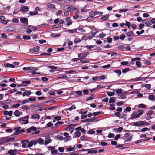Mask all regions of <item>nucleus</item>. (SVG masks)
I'll list each match as a JSON object with an SVG mask.
<instances>
[{
    "instance_id": "1",
    "label": "nucleus",
    "mask_w": 155,
    "mask_h": 155,
    "mask_svg": "<svg viewBox=\"0 0 155 155\" xmlns=\"http://www.w3.org/2000/svg\"><path fill=\"white\" fill-rule=\"evenodd\" d=\"M21 127H17L14 128V130H15V131L14 132L15 135H18L22 133L25 132V130L24 129L20 130Z\"/></svg>"
},
{
    "instance_id": "2",
    "label": "nucleus",
    "mask_w": 155,
    "mask_h": 155,
    "mask_svg": "<svg viewBox=\"0 0 155 155\" xmlns=\"http://www.w3.org/2000/svg\"><path fill=\"white\" fill-rule=\"evenodd\" d=\"M48 149L49 150H51V153L52 154H55L58 152L57 149H55V147L52 146H49L47 147Z\"/></svg>"
},
{
    "instance_id": "3",
    "label": "nucleus",
    "mask_w": 155,
    "mask_h": 155,
    "mask_svg": "<svg viewBox=\"0 0 155 155\" xmlns=\"http://www.w3.org/2000/svg\"><path fill=\"white\" fill-rule=\"evenodd\" d=\"M21 152L20 150H17L16 149L10 150V155H16L19 154Z\"/></svg>"
},
{
    "instance_id": "4",
    "label": "nucleus",
    "mask_w": 155,
    "mask_h": 155,
    "mask_svg": "<svg viewBox=\"0 0 155 155\" xmlns=\"http://www.w3.org/2000/svg\"><path fill=\"white\" fill-rule=\"evenodd\" d=\"M0 141L2 143H6L10 141V138L8 137H3L0 138Z\"/></svg>"
},
{
    "instance_id": "5",
    "label": "nucleus",
    "mask_w": 155,
    "mask_h": 155,
    "mask_svg": "<svg viewBox=\"0 0 155 155\" xmlns=\"http://www.w3.org/2000/svg\"><path fill=\"white\" fill-rule=\"evenodd\" d=\"M143 79L145 80V78H144L140 77L139 78H137L134 79H131L129 80H127V81H130V82H133V81H138L140 80H143Z\"/></svg>"
},
{
    "instance_id": "6",
    "label": "nucleus",
    "mask_w": 155,
    "mask_h": 155,
    "mask_svg": "<svg viewBox=\"0 0 155 155\" xmlns=\"http://www.w3.org/2000/svg\"><path fill=\"white\" fill-rule=\"evenodd\" d=\"M21 22L25 25H28V20L25 18H21L20 19Z\"/></svg>"
},
{
    "instance_id": "7",
    "label": "nucleus",
    "mask_w": 155,
    "mask_h": 155,
    "mask_svg": "<svg viewBox=\"0 0 155 155\" xmlns=\"http://www.w3.org/2000/svg\"><path fill=\"white\" fill-rule=\"evenodd\" d=\"M143 121H139L137 122H134L132 123L133 125L135 126H140L143 125Z\"/></svg>"
},
{
    "instance_id": "8",
    "label": "nucleus",
    "mask_w": 155,
    "mask_h": 155,
    "mask_svg": "<svg viewBox=\"0 0 155 155\" xmlns=\"http://www.w3.org/2000/svg\"><path fill=\"white\" fill-rule=\"evenodd\" d=\"M127 36L129 37H132L134 36H135V35L134 34L133 32L132 31H130L129 32H127L126 33Z\"/></svg>"
},
{
    "instance_id": "9",
    "label": "nucleus",
    "mask_w": 155,
    "mask_h": 155,
    "mask_svg": "<svg viewBox=\"0 0 155 155\" xmlns=\"http://www.w3.org/2000/svg\"><path fill=\"white\" fill-rule=\"evenodd\" d=\"M74 124H70L68 125L66 127L65 129L66 130L69 128V130H70L71 129H74Z\"/></svg>"
},
{
    "instance_id": "10",
    "label": "nucleus",
    "mask_w": 155,
    "mask_h": 155,
    "mask_svg": "<svg viewBox=\"0 0 155 155\" xmlns=\"http://www.w3.org/2000/svg\"><path fill=\"white\" fill-rule=\"evenodd\" d=\"M31 92L29 91H25L22 93L23 96H28L31 94Z\"/></svg>"
},
{
    "instance_id": "11",
    "label": "nucleus",
    "mask_w": 155,
    "mask_h": 155,
    "mask_svg": "<svg viewBox=\"0 0 155 155\" xmlns=\"http://www.w3.org/2000/svg\"><path fill=\"white\" fill-rule=\"evenodd\" d=\"M40 117L38 114H35L32 115L31 118L33 119H39Z\"/></svg>"
},
{
    "instance_id": "12",
    "label": "nucleus",
    "mask_w": 155,
    "mask_h": 155,
    "mask_svg": "<svg viewBox=\"0 0 155 155\" xmlns=\"http://www.w3.org/2000/svg\"><path fill=\"white\" fill-rule=\"evenodd\" d=\"M39 47L38 46H35L33 49V52L36 54L38 53L39 51Z\"/></svg>"
},
{
    "instance_id": "13",
    "label": "nucleus",
    "mask_w": 155,
    "mask_h": 155,
    "mask_svg": "<svg viewBox=\"0 0 155 155\" xmlns=\"http://www.w3.org/2000/svg\"><path fill=\"white\" fill-rule=\"evenodd\" d=\"M21 8L23 12H27L29 10V8L28 6H24L21 7Z\"/></svg>"
},
{
    "instance_id": "14",
    "label": "nucleus",
    "mask_w": 155,
    "mask_h": 155,
    "mask_svg": "<svg viewBox=\"0 0 155 155\" xmlns=\"http://www.w3.org/2000/svg\"><path fill=\"white\" fill-rule=\"evenodd\" d=\"M78 57H79V59H85V57L84 55V53H82L79 54H78Z\"/></svg>"
},
{
    "instance_id": "15",
    "label": "nucleus",
    "mask_w": 155,
    "mask_h": 155,
    "mask_svg": "<svg viewBox=\"0 0 155 155\" xmlns=\"http://www.w3.org/2000/svg\"><path fill=\"white\" fill-rule=\"evenodd\" d=\"M97 153V151L96 150H92L89 149L87 153Z\"/></svg>"
},
{
    "instance_id": "16",
    "label": "nucleus",
    "mask_w": 155,
    "mask_h": 155,
    "mask_svg": "<svg viewBox=\"0 0 155 155\" xmlns=\"http://www.w3.org/2000/svg\"><path fill=\"white\" fill-rule=\"evenodd\" d=\"M95 17L94 16L90 15V16L88 17L87 20L88 21H93L95 20Z\"/></svg>"
},
{
    "instance_id": "17",
    "label": "nucleus",
    "mask_w": 155,
    "mask_h": 155,
    "mask_svg": "<svg viewBox=\"0 0 155 155\" xmlns=\"http://www.w3.org/2000/svg\"><path fill=\"white\" fill-rule=\"evenodd\" d=\"M19 120L21 122V123L22 124H27L29 122L28 120V119L25 120L23 119H21V120Z\"/></svg>"
},
{
    "instance_id": "18",
    "label": "nucleus",
    "mask_w": 155,
    "mask_h": 155,
    "mask_svg": "<svg viewBox=\"0 0 155 155\" xmlns=\"http://www.w3.org/2000/svg\"><path fill=\"white\" fill-rule=\"evenodd\" d=\"M113 90L114 91H115L117 94H121L123 91V90L121 88L116 90Z\"/></svg>"
},
{
    "instance_id": "19",
    "label": "nucleus",
    "mask_w": 155,
    "mask_h": 155,
    "mask_svg": "<svg viewBox=\"0 0 155 155\" xmlns=\"http://www.w3.org/2000/svg\"><path fill=\"white\" fill-rule=\"evenodd\" d=\"M13 65L10 64V68H13L15 67V66H18L19 64V63L17 62H13Z\"/></svg>"
},
{
    "instance_id": "20",
    "label": "nucleus",
    "mask_w": 155,
    "mask_h": 155,
    "mask_svg": "<svg viewBox=\"0 0 155 155\" xmlns=\"http://www.w3.org/2000/svg\"><path fill=\"white\" fill-rule=\"evenodd\" d=\"M53 125V124L51 122H49L47 124L46 126L44 127V128L45 129L47 128L48 127H51Z\"/></svg>"
},
{
    "instance_id": "21",
    "label": "nucleus",
    "mask_w": 155,
    "mask_h": 155,
    "mask_svg": "<svg viewBox=\"0 0 155 155\" xmlns=\"http://www.w3.org/2000/svg\"><path fill=\"white\" fill-rule=\"evenodd\" d=\"M14 115L17 117H19L20 115V113L18 110H16L14 113Z\"/></svg>"
},
{
    "instance_id": "22",
    "label": "nucleus",
    "mask_w": 155,
    "mask_h": 155,
    "mask_svg": "<svg viewBox=\"0 0 155 155\" xmlns=\"http://www.w3.org/2000/svg\"><path fill=\"white\" fill-rule=\"evenodd\" d=\"M130 134L131 133H126L125 134H124V136L122 137L121 138H122V139L125 140V138H127L129 136H130Z\"/></svg>"
},
{
    "instance_id": "23",
    "label": "nucleus",
    "mask_w": 155,
    "mask_h": 155,
    "mask_svg": "<svg viewBox=\"0 0 155 155\" xmlns=\"http://www.w3.org/2000/svg\"><path fill=\"white\" fill-rule=\"evenodd\" d=\"M125 48V47L124 46L120 45L117 48L119 50L124 51Z\"/></svg>"
},
{
    "instance_id": "24",
    "label": "nucleus",
    "mask_w": 155,
    "mask_h": 155,
    "mask_svg": "<svg viewBox=\"0 0 155 155\" xmlns=\"http://www.w3.org/2000/svg\"><path fill=\"white\" fill-rule=\"evenodd\" d=\"M115 101V98L114 97H110V98L109 102L110 103H114Z\"/></svg>"
},
{
    "instance_id": "25",
    "label": "nucleus",
    "mask_w": 155,
    "mask_h": 155,
    "mask_svg": "<svg viewBox=\"0 0 155 155\" xmlns=\"http://www.w3.org/2000/svg\"><path fill=\"white\" fill-rule=\"evenodd\" d=\"M95 97V94H93L92 95H91L87 99V101H88L89 100H92Z\"/></svg>"
},
{
    "instance_id": "26",
    "label": "nucleus",
    "mask_w": 155,
    "mask_h": 155,
    "mask_svg": "<svg viewBox=\"0 0 155 155\" xmlns=\"http://www.w3.org/2000/svg\"><path fill=\"white\" fill-rule=\"evenodd\" d=\"M23 69L24 70H28L31 71L32 70H33V67H24L23 68Z\"/></svg>"
},
{
    "instance_id": "27",
    "label": "nucleus",
    "mask_w": 155,
    "mask_h": 155,
    "mask_svg": "<svg viewBox=\"0 0 155 155\" xmlns=\"http://www.w3.org/2000/svg\"><path fill=\"white\" fill-rule=\"evenodd\" d=\"M29 28H27V29H33L34 31H35L38 30V28L35 26H33L32 25H29L28 26Z\"/></svg>"
},
{
    "instance_id": "28",
    "label": "nucleus",
    "mask_w": 155,
    "mask_h": 155,
    "mask_svg": "<svg viewBox=\"0 0 155 155\" xmlns=\"http://www.w3.org/2000/svg\"><path fill=\"white\" fill-rule=\"evenodd\" d=\"M114 72L117 73L119 76H120L121 74V71L119 69L115 70Z\"/></svg>"
},
{
    "instance_id": "29",
    "label": "nucleus",
    "mask_w": 155,
    "mask_h": 155,
    "mask_svg": "<svg viewBox=\"0 0 155 155\" xmlns=\"http://www.w3.org/2000/svg\"><path fill=\"white\" fill-rule=\"evenodd\" d=\"M38 142L40 144H44V140L41 138H39L37 140Z\"/></svg>"
},
{
    "instance_id": "30",
    "label": "nucleus",
    "mask_w": 155,
    "mask_h": 155,
    "mask_svg": "<svg viewBox=\"0 0 155 155\" xmlns=\"http://www.w3.org/2000/svg\"><path fill=\"white\" fill-rule=\"evenodd\" d=\"M9 100H5L4 101H2L0 102V104L1 105H3L5 103H9L10 102H9Z\"/></svg>"
},
{
    "instance_id": "31",
    "label": "nucleus",
    "mask_w": 155,
    "mask_h": 155,
    "mask_svg": "<svg viewBox=\"0 0 155 155\" xmlns=\"http://www.w3.org/2000/svg\"><path fill=\"white\" fill-rule=\"evenodd\" d=\"M137 114L136 112H134L131 114V118L134 119L136 118V115Z\"/></svg>"
},
{
    "instance_id": "32",
    "label": "nucleus",
    "mask_w": 155,
    "mask_h": 155,
    "mask_svg": "<svg viewBox=\"0 0 155 155\" xmlns=\"http://www.w3.org/2000/svg\"><path fill=\"white\" fill-rule=\"evenodd\" d=\"M21 143L22 144V147L23 148L27 147V145L26 143L24 141H23L22 140L21 142Z\"/></svg>"
},
{
    "instance_id": "33",
    "label": "nucleus",
    "mask_w": 155,
    "mask_h": 155,
    "mask_svg": "<svg viewBox=\"0 0 155 155\" xmlns=\"http://www.w3.org/2000/svg\"><path fill=\"white\" fill-rule=\"evenodd\" d=\"M97 15L96 11H92L89 12V15L94 16Z\"/></svg>"
},
{
    "instance_id": "34",
    "label": "nucleus",
    "mask_w": 155,
    "mask_h": 155,
    "mask_svg": "<svg viewBox=\"0 0 155 155\" xmlns=\"http://www.w3.org/2000/svg\"><path fill=\"white\" fill-rule=\"evenodd\" d=\"M38 12L37 11H35L34 12H31L29 13V15L30 16H32L37 14Z\"/></svg>"
},
{
    "instance_id": "35",
    "label": "nucleus",
    "mask_w": 155,
    "mask_h": 155,
    "mask_svg": "<svg viewBox=\"0 0 155 155\" xmlns=\"http://www.w3.org/2000/svg\"><path fill=\"white\" fill-rule=\"evenodd\" d=\"M136 65L137 67L140 68L141 67V63L139 61H137L136 62Z\"/></svg>"
},
{
    "instance_id": "36",
    "label": "nucleus",
    "mask_w": 155,
    "mask_h": 155,
    "mask_svg": "<svg viewBox=\"0 0 155 155\" xmlns=\"http://www.w3.org/2000/svg\"><path fill=\"white\" fill-rule=\"evenodd\" d=\"M23 38L25 40H29L31 38V37L29 36L23 35Z\"/></svg>"
},
{
    "instance_id": "37",
    "label": "nucleus",
    "mask_w": 155,
    "mask_h": 155,
    "mask_svg": "<svg viewBox=\"0 0 155 155\" xmlns=\"http://www.w3.org/2000/svg\"><path fill=\"white\" fill-rule=\"evenodd\" d=\"M77 29L78 31H80L81 32H85V30L83 29V28L82 27H80Z\"/></svg>"
},
{
    "instance_id": "38",
    "label": "nucleus",
    "mask_w": 155,
    "mask_h": 155,
    "mask_svg": "<svg viewBox=\"0 0 155 155\" xmlns=\"http://www.w3.org/2000/svg\"><path fill=\"white\" fill-rule=\"evenodd\" d=\"M51 35L53 37H56L59 36L60 35L59 34L52 33Z\"/></svg>"
},
{
    "instance_id": "39",
    "label": "nucleus",
    "mask_w": 155,
    "mask_h": 155,
    "mask_svg": "<svg viewBox=\"0 0 155 155\" xmlns=\"http://www.w3.org/2000/svg\"><path fill=\"white\" fill-rule=\"evenodd\" d=\"M131 110V108L130 107H127L126 108L124 111V112H130Z\"/></svg>"
},
{
    "instance_id": "40",
    "label": "nucleus",
    "mask_w": 155,
    "mask_h": 155,
    "mask_svg": "<svg viewBox=\"0 0 155 155\" xmlns=\"http://www.w3.org/2000/svg\"><path fill=\"white\" fill-rule=\"evenodd\" d=\"M107 94L109 96H111L115 95V93L114 92H107Z\"/></svg>"
},
{
    "instance_id": "41",
    "label": "nucleus",
    "mask_w": 155,
    "mask_h": 155,
    "mask_svg": "<svg viewBox=\"0 0 155 155\" xmlns=\"http://www.w3.org/2000/svg\"><path fill=\"white\" fill-rule=\"evenodd\" d=\"M33 142L32 141H31L30 142H29L28 143L27 145V147L29 148L33 146Z\"/></svg>"
},
{
    "instance_id": "42",
    "label": "nucleus",
    "mask_w": 155,
    "mask_h": 155,
    "mask_svg": "<svg viewBox=\"0 0 155 155\" xmlns=\"http://www.w3.org/2000/svg\"><path fill=\"white\" fill-rule=\"evenodd\" d=\"M132 136H130V137L127 138V139L125 140L124 141V143H125L126 142H130L131 141L132 139Z\"/></svg>"
},
{
    "instance_id": "43",
    "label": "nucleus",
    "mask_w": 155,
    "mask_h": 155,
    "mask_svg": "<svg viewBox=\"0 0 155 155\" xmlns=\"http://www.w3.org/2000/svg\"><path fill=\"white\" fill-rule=\"evenodd\" d=\"M63 135L64 136L66 137H65V140H66V141H67L68 139V137H70L69 136H68V133L65 132L64 133Z\"/></svg>"
},
{
    "instance_id": "44",
    "label": "nucleus",
    "mask_w": 155,
    "mask_h": 155,
    "mask_svg": "<svg viewBox=\"0 0 155 155\" xmlns=\"http://www.w3.org/2000/svg\"><path fill=\"white\" fill-rule=\"evenodd\" d=\"M96 45H91V46H89V45H87L86 46H85L84 47H86L88 49H91V48H94V47H96Z\"/></svg>"
},
{
    "instance_id": "45",
    "label": "nucleus",
    "mask_w": 155,
    "mask_h": 155,
    "mask_svg": "<svg viewBox=\"0 0 155 155\" xmlns=\"http://www.w3.org/2000/svg\"><path fill=\"white\" fill-rule=\"evenodd\" d=\"M68 77L66 75H63L62 76L59 77L57 78V79H65L66 78H67Z\"/></svg>"
},
{
    "instance_id": "46",
    "label": "nucleus",
    "mask_w": 155,
    "mask_h": 155,
    "mask_svg": "<svg viewBox=\"0 0 155 155\" xmlns=\"http://www.w3.org/2000/svg\"><path fill=\"white\" fill-rule=\"evenodd\" d=\"M87 138L86 136L85 135L82 136L80 137V139L81 141H84L87 140Z\"/></svg>"
},
{
    "instance_id": "47",
    "label": "nucleus",
    "mask_w": 155,
    "mask_h": 155,
    "mask_svg": "<svg viewBox=\"0 0 155 155\" xmlns=\"http://www.w3.org/2000/svg\"><path fill=\"white\" fill-rule=\"evenodd\" d=\"M77 29H74L72 30H69L67 31V32H68L69 33H72L74 32H75L77 31Z\"/></svg>"
},
{
    "instance_id": "48",
    "label": "nucleus",
    "mask_w": 155,
    "mask_h": 155,
    "mask_svg": "<svg viewBox=\"0 0 155 155\" xmlns=\"http://www.w3.org/2000/svg\"><path fill=\"white\" fill-rule=\"evenodd\" d=\"M81 41V40H80L79 38H75L74 41L75 44Z\"/></svg>"
},
{
    "instance_id": "49",
    "label": "nucleus",
    "mask_w": 155,
    "mask_h": 155,
    "mask_svg": "<svg viewBox=\"0 0 155 155\" xmlns=\"http://www.w3.org/2000/svg\"><path fill=\"white\" fill-rule=\"evenodd\" d=\"M52 140L51 139H48L46 140L45 141V143L46 145H47L48 143L51 142Z\"/></svg>"
},
{
    "instance_id": "50",
    "label": "nucleus",
    "mask_w": 155,
    "mask_h": 155,
    "mask_svg": "<svg viewBox=\"0 0 155 155\" xmlns=\"http://www.w3.org/2000/svg\"><path fill=\"white\" fill-rule=\"evenodd\" d=\"M21 108L22 109H25L27 110H29L30 109V108L29 106H27L26 105L22 106Z\"/></svg>"
},
{
    "instance_id": "51",
    "label": "nucleus",
    "mask_w": 155,
    "mask_h": 155,
    "mask_svg": "<svg viewBox=\"0 0 155 155\" xmlns=\"http://www.w3.org/2000/svg\"><path fill=\"white\" fill-rule=\"evenodd\" d=\"M138 106L140 108H145L146 107V105H144L143 104H141L138 105Z\"/></svg>"
},
{
    "instance_id": "52",
    "label": "nucleus",
    "mask_w": 155,
    "mask_h": 155,
    "mask_svg": "<svg viewBox=\"0 0 155 155\" xmlns=\"http://www.w3.org/2000/svg\"><path fill=\"white\" fill-rule=\"evenodd\" d=\"M129 70L130 69L129 68H126L122 70V72L123 73H125L127 72L128 71H129Z\"/></svg>"
},
{
    "instance_id": "53",
    "label": "nucleus",
    "mask_w": 155,
    "mask_h": 155,
    "mask_svg": "<svg viewBox=\"0 0 155 155\" xmlns=\"http://www.w3.org/2000/svg\"><path fill=\"white\" fill-rule=\"evenodd\" d=\"M76 108V107L74 105H73L71 106V107L67 109V110L71 111L73 109H75Z\"/></svg>"
},
{
    "instance_id": "54",
    "label": "nucleus",
    "mask_w": 155,
    "mask_h": 155,
    "mask_svg": "<svg viewBox=\"0 0 155 155\" xmlns=\"http://www.w3.org/2000/svg\"><path fill=\"white\" fill-rule=\"evenodd\" d=\"M40 55L41 56H50L51 55V54L50 53H41L40 54Z\"/></svg>"
},
{
    "instance_id": "55",
    "label": "nucleus",
    "mask_w": 155,
    "mask_h": 155,
    "mask_svg": "<svg viewBox=\"0 0 155 155\" xmlns=\"http://www.w3.org/2000/svg\"><path fill=\"white\" fill-rule=\"evenodd\" d=\"M120 137V134L116 135L114 137L115 140L117 141Z\"/></svg>"
},
{
    "instance_id": "56",
    "label": "nucleus",
    "mask_w": 155,
    "mask_h": 155,
    "mask_svg": "<svg viewBox=\"0 0 155 155\" xmlns=\"http://www.w3.org/2000/svg\"><path fill=\"white\" fill-rule=\"evenodd\" d=\"M48 7L50 8H55V5L53 4L49 5Z\"/></svg>"
},
{
    "instance_id": "57",
    "label": "nucleus",
    "mask_w": 155,
    "mask_h": 155,
    "mask_svg": "<svg viewBox=\"0 0 155 155\" xmlns=\"http://www.w3.org/2000/svg\"><path fill=\"white\" fill-rule=\"evenodd\" d=\"M57 107L56 106H52L48 107V109L49 110H52L56 108Z\"/></svg>"
},
{
    "instance_id": "58",
    "label": "nucleus",
    "mask_w": 155,
    "mask_h": 155,
    "mask_svg": "<svg viewBox=\"0 0 155 155\" xmlns=\"http://www.w3.org/2000/svg\"><path fill=\"white\" fill-rule=\"evenodd\" d=\"M12 21L14 23H17L19 21V20L18 19V18H13L12 20Z\"/></svg>"
},
{
    "instance_id": "59",
    "label": "nucleus",
    "mask_w": 155,
    "mask_h": 155,
    "mask_svg": "<svg viewBox=\"0 0 155 155\" xmlns=\"http://www.w3.org/2000/svg\"><path fill=\"white\" fill-rule=\"evenodd\" d=\"M126 37V35L124 34H121L120 35V39L121 40H123Z\"/></svg>"
},
{
    "instance_id": "60",
    "label": "nucleus",
    "mask_w": 155,
    "mask_h": 155,
    "mask_svg": "<svg viewBox=\"0 0 155 155\" xmlns=\"http://www.w3.org/2000/svg\"><path fill=\"white\" fill-rule=\"evenodd\" d=\"M1 37L5 39L7 38V36L5 33H2L1 34Z\"/></svg>"
},
{
    "instance_id": "61",
    "label": "nucleus",
    "mask_w": 155,
    "mask_h": 155,
    "mask_svg": "<svg viewBox=\"0 0 155 155\" xmlns=\"http://www.w3.org/2000/svg\"><path fill=\"white\" fill-rule=\"evenodd\" d=\"M148 98L150 100H152L154 98V96L153 95H150L149 96Z\"/></svg>"
},
{
    "instance_id": "62",
    "label": "nucleus",
    "mask_w": 155,
    "mask_h": 155,
    "mask_svg": "<svg viewBox=\"0 0 155 155\" xmlns=\"http://www.w3.org/2000/svg\"><path fill=\"white\" fill-rule=\"evenodd\" d=\"M75 93L78 94V95L81 96L82 95V92L81 91H75Z\"/></svg>"
},
{
    "instance_id": "63",
    "label": "nucleus",
    "mask_w": 155,
    "mask_h": 155,
    "mask_svg": "<svg viewBox=\"0 0 155 155\" xmlns=\"http://www.w3.org/2000/svg\"><path fill=\"white\" fill-rule=\"evenodd\" d=\"M58 150L61 152H63L64 151V148L63 147H60L58 149Z\"/></svg>"
},
{
    "instance_id": "64",
    "label": "nucleus",
    "mask_w": 155,
    "mask_h": 155,
    "mask_svg": "<svg viewBox=\"0 0 155 155\" xmlns=\"http://www.w3.org/2000/svg\"><path fill=\"white\" fill-rule=\"evenodd\" d=\"M114 136V134L110 133L108 135V137L109 138H113Z\"/></svg>"
}]
</instances>
